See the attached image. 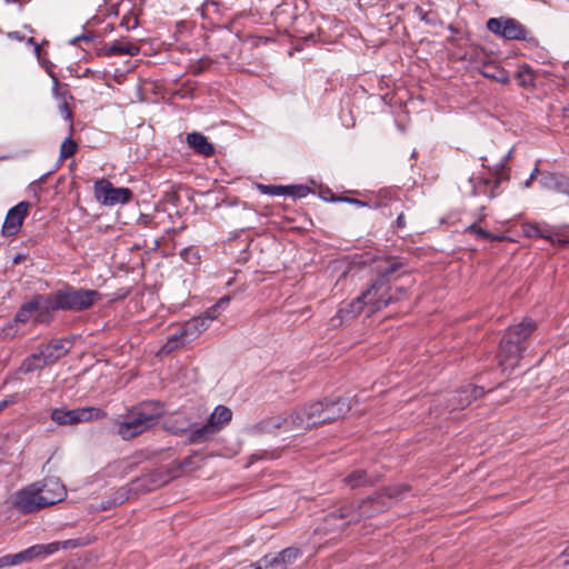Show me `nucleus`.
<instances>
[{
    "label": "nucleus",
    "mask_w": 569,
    "mask_h": 569,
    "mask_svg": "<svg viewBox=\"0 0 569 569\" xmlns=\"http://www.w3.org/2000/svg\"><path fill=\"white\" fill-rule=\"evenodd\" d=\"M258 189L263 194L269 196H287V186H276V184H258Z\"/></svg>",
    "instance_id": "72a5a7b5"
},
{
    "label": "nucleus",
    "mask_w": 569,
    "mask_h": 569,
    "mask_svg": "<svg viewBox=\"0 0 569 569\" xmlns=\"http://www.w3.org/2000/svg\"><path fill=\"white\" fill-rule=\"evenodd\" d=\"M67 343L64 339H53L46 345L39 346V352L31 355L24 360L22 365L23 371L32 372L54 363L68 353L69 348L66 346Z\"/></svg>",
    "instance_id": "1a4fd4ad"
},
{
    "label": "nucleus",
    "mask_w": 569,
    "mask_h": 569,
    "mask_svg": "<svg viewBox=\"0 0 569 569\" xmlns=\"http://www.w3.org/2000/svg\"><path fill=\"white\" fill-rule=\"evenodd\" d=\"M199 321H194L192 318L191 320L187 321L181 328V335H183L187 338H196L200 335L199 329L197 327V323Z\"/></svg>",
    "instance_id": "f704fd0d"
},
{
    "label": "nucleus",
    "mask_w": 569,
    "mask_h": 569,
    "mask_svg": "<svg viewBox=\"0 0 569 569\" xmlns=\"http://www.w3.org/2000/svg\"><path fill=\"white\" fill-rule=\"evenodd\" d=\"M516 79L520 87L530 89L536 84V71L527 63L519 66Z\"/></svg>",
    "instance_id": "cd10ccee"
},
{
    "label": "nucleus",
    "mask_w": 569,
    "mask_h": 569,
    "mask_svg": "<svg viewBox=\"0 0 569 569\" xmlns=\"http://www.w3.org/2000/svg\"><path fill=\"white\" fill-rule=\"evenodd\" d=\"M350 411L349 403L342 398L323 399L305 405L296 410L299 430H309L320 425L331 423L343 418Z\"/></svg>",
    "instance_id": "7ed1b4c3"
},
{
    "label": "nucleus",
    "mask_w": 569,
    "mask_h": 569,
    "mask_svg": "<svg viewBox=\"0 0 569 569\" xmlns=\"http://www.w3.org/2000/svg\"><path fill=\"white\" fill-rule=\"evenodd\" d=\"M138 24L137 17H123L121 21V26L126 27L128 30L136 29Z\"/></svg>",
    "instance_id": "58836bf2"
},
{
    "label": "nucleus",
    "mask_w": 569,
    "mask_h": 569,
    "mask_svg": "<svg viewBox=\"0 0 569 569\" xmlns=\"http://www.w3.org/2000/svg\"><path fill=\"white\" fill-rule=\"evenodd\" d=\"M78 150V143L71 138H66L60 146V154L59 158L61 160H66L72 157Z\"/></svg>",
    "instance_id": "473e14b6"
},
{
    "label": "nucleus",
    "mask_w": 569,
    "mask_h": 569,
    "mask_svg": "<svg viewBox=\"0 0 569 569\" xmlns=\"http://www.w3.org/2000/svg\"><path fill=\"white\" fill-rule=\"evenodd\" d=\"M191 460H192V456L184 458L181 461L180 467L188 468L191 465Z\"/></svg>",
    "instance_id": "09e8293b"
},
{
    "label": "nucleus",
    "mask_w": 569,
    "mask_h": 569,
    "mask_svg": "<svg viewBox=\"0 0 569 569\" xmlns=\"http://www.w3.org/2000/svg\"><path fill=\"white\" fill-rule=\"evenodd\" d=\"M487 29L497 37L506 40L525 41L528 48H538L539 39L519 20L510 17L490 18Z\"/></svg>",
    "instance_id": "423d86ee"
},
{
    "label": "nucleus",
    "mask_w": 569,
    "mask_h": 569,
    "mask_svg": "<svg viewBox=\"0 0 569 569\" xmlns=\"http://www.w3.org/2000/svg\"><path fill=\"white\" fill-rule=\"evenodd\" d=\"M59 109H60V113L62 114V117L66 120L71 122L70 130L72 131L73 130V126H72V111H71L69 104L64 101L63 103L60 104Z\"/></svg>",
    "instance_id": "4c0bfd02"
},
{
    "label": "nucleus",
    "mask_w": 569,
    "mask_h": 569,
    "mask_svg": "<svg viewBox=\"0 0 569 569\" xmlns=\"http://www.w3.org/2000/svg\"><path fill=\"white\" fill-rule=\"evenodd\" d=\"M539 183L547 190L569 196V177L553 172H542Z\"/></svg>",
    "instance_id": "4be33fe9"
},
{
    "label": "nucleus",
    "mask_w": 569,
    "mask_h": 569,
    "mask_svg": "<svg viewBox=\"0 0 569 569\" xmlns=\"http://www.w3.org/2000/svg\"><path fill=\"white\" fill-rule=\"evenodd\" d=\"M211 7H216V2H206L204 3V10L209 11Z\"/></svg>",
    "instance_id": "3c124183"
},
{
    "label": "nucleus",
    "mask_w": 569,
    "mask_h": 569,
    "mask_svg": "<svg viewBox=\"0 0 569 569\" xmlns=\"http://www.w3.org/2000/svg\"><path fill=\"white\" fill-rule=\"evenodd\" d=\"M522 233L528 238H542L550 242L555 241L552 228L547 223L526 222L522 224Z\"/></svg>",
    "instance_id": "393cba45"
},
{
    "label": "nucleus",
    "mask_w": 569,
    "mask_h": 569,
    "mask_svg": "<svg viewBox=\"0 0 569 569\" xmlns=\"http://www.w3.org/2000/svg\"><path fill=\"white\" fill-rule=\"evenodd\" d=\"M409 487L403 485H395L385 487L375 495L361 500V507L365 509V517L371 518L380 512L391 508L393 503L402 499L403 493Z\"/></svg>",
    "instance_id": "6e6552de"
},
{
    "label": "nucleus",
    "mask_w": 569,
    "mask_h": 569,
    "mask_svg": "<svg viewBox=\"0 0 569 569\" xmlns=\"http://www.w3.org/2000/svg\"><path fill=\"white\" fill-rule=\"evenodd\" d=\"M296 410L284 417L276 416L262 420L259 423V429L266 432H272L274 430L293 431L299 430L297 425Z\"/></svg>",
    "instance_id": "aec40b11"
},
{
    "label": "nucleus",
    "mask_w": 569,
    "mask_h": 569,
    "mask_svg": "<svg viewBox=\"0 0 569 569\" xmlns=\"http://www.w3.org/2000/svg\"><path fill=\"white\" fill-rule=\"evenodd\" d=\"M402 267V262L393 258L387 259L382 264H379L375 281L350 303L351 311L360 313L365 306H369L370 312H375L387 307L392 300H397L398 298H393L390 293L389 282L392 274Z\"/></svg>",
    "instance_id": "f257e3e1"
},
{
    "label": "nucleus",
    "mask_w": 569,
    "mask_h": 569,
    "mask_svg": "<svg viewBox=\"0 0 569 569\" xmlns=\"http://www.w3.org/2000/svg\"><path fill=\"white\" fill-rule=\"evenodd\" d=\"M10 566H16L12 555H6V556L0 557V569L10 567Z\"/></svg>",
    "instance_id": "ea45409f"
},
{
    "label": "nucleus",
    "mask_w": 569,
    "mask_h": 569,
    "mask_svg": "<svg viewBox=\"0 0 569 569\" xmlns=\"http://www.w3.org/2000/svg\"><path fill=\"white\" fill-rule=\"evenodd\" d=\"M567 117H569V108L566 110Z\"/></svg>",
    "instance_id": "5fc2aeb1"
},
{
    "label": "nucleus",
    "mask_w": 569,
    "mask_h": 569,
    "mask_svg": "<svg viewBox=\"0 0 569 569\" xmlns=\"http://www.w3.org/2000/svg\"><path fill=\"white\" fill-rule=\"evenodd\" d=\"M8 37L11 39L19 40V41H22L24 39V37L19 31L9 32Z\"/></svg>",
    "instance_id": "a18cd8bd"
},
{
    "label": "nucleus",
    "mask_w": 569,
    "mask_h": 569,
    "mask_svg": "<svg viewBox=\"0 0 569 569\" xmlns=\"http://www.w3.org/2000/svg\"><path fill=\"white\" fill-rule=\"evenodd\" d=\"M96 196L106 206L128 203L132 199V191L129 188H117L108 180L96 183Z\"/></svg>",
    "instance_id": "ddd939ff"
},
{
    "label": "nucleus",
    "mask_w": 569,
    "mask_h": 569,
    "mask_svg": "<svg viewBox=\"0 0 569 569\" xmlns=\"http://www.w3.org/2000/svg\"><path fill=\"white\" fill-rule=\"evenodd\" d=\"M301 556L300 549L289 547L277 555H267L249 569H287Z\"/></svg>",
    "instance_id": "4468645a"
},
{
    "label": "nucleus",
    "mask_w": 569,
    "mask_h": 569,
    "mask_svg": "<svg viewBox=\"0 0 569 569\" xmlns=\"http://www.w3.org/2000/svg\"><path fill=\"white\" fill-rule=\"evenodd\" d=\"M562 555L569 558V541H568V545H567V547L565 548V550H563Z\"/></svg>",
    "instance_id": "603ef678"
},
{
    "label": "nucleus",
    "mask_w": 569,
    "mask_h": 569,
    "mask_svg": "<svg viewBox=\"0 0 569 569\" xmlns=\"http://www.w3.org/2000/svg\"><path fill=\"white\" fill-rule=\"evenodd\" d=\"M193 319H194V321H199L197 323V327H198L200 333L208 328V320L206 319L204 316H199Z\"/></svg>",
    "instance_id": "37998d69"
},
{
    "label": "nucleus",
    "mask_w": 569,
    "mask_h": 569,
    "mask_svg": "<svg viewBox=\"0 0 569 569\" xmlns=\"http://www.w3.org/2000/svg\"><path fill=\"white\" fill-rule=\"evenodd\" d=\"M230 302V297L224 296L220 298L216 305L211 306L209 309H207L202 316L206 317L208 321H212L218 318L220 310L224 309Z\"/></svg>",
    "instance_id": "2f4dec72"
},
{
    "label": "nucleus",
    "mask_w": 569,
    "mask_h": 569,
    "mask_svg": "<svg viewBox=\"0 0 569 569\" xmlns=\"http://www.w3.org/2000/svg\"><path fill=\"white\" fill-rule=\"evenodd\" d=\"M288 191L287 196L293 197V198H303L308 196L310 192V188L305 184H295V186H287Z\"/></svg>",
    "instance_id": "e433bc0d"
},
{
    "label": "nucleus",
    "mask_w": 569,
    "mask_h": 569,
    "mask_svg": "<svg viewBox=\"0 0 569 569\" xmlns=\"http://www.w3.org/2000/svg\"><path fill=\"white\" fill-rule=\"evenodd\" d=\"M536 328L537 323L532 319L525 318L521 322L507 329L498 352V361L502 371L513 370L518 367L527 349V340Z\"/></svg>",
    "instance_id": "f03ea898"
},
{
    "label": "nucleus",
    "mask_w": 569,
    "mask_h": 569,
    "mask_svg": "<svg viewBox=\"0 0 569 569\" xmlns=\"http://www.w3.org/2000/svg\"><path fill=\"white\" fill-rule=\"evenodd\" d=\"M140 52L138 44L123 40H116L110 44H106L100 49L99 54L111 57V56H137Z\"/></svg>",
    "instance_id": "5701e85b"
},
{
    "label": "nucleus",
    "mask_w": 569,
    "mask_h": 569,
    "mask_svg": "<svg viewBox=\"0 0 569 569\" xmlns=\"http://www.w3.org/2000/svg\"><path fill=\"white\" fill-rule=\"evenodd\" d=\"M101 295L94 289L74 288L66 284L63 288L47 295V311H83L90 309Z\"/></svg>",
    "instance_id": "39448f33"
},
{
    "label": "nucleus",
    "mask_w": 569,
    "mask_h": 569,
    "mask_svg": "<svg viewBox=\"0 0 569 569\" xmlns=\"http://www.w3.org/2000/svg\"><path fill=\"white\" fill-rule=\"evenodd\" d=\"M17 402V396L16 395H10L8 396L6 399H3L2 401H0V412L7 408L8 406L10 405H13Z\"/></svg>",
    "instance_id": "79ce46f5"
},
{
    "label": "nucleus",
    "mask_w": 569,
    "mask_h": 569,
    "mask_svg": "<svg viewBox=\"0 0 569 569\" xmlns=\"http://www.w3.org/2000/svg\"><path fill=\"white\" fill-rule=\"evenodd\" d=\"M485 390L482 387L468 385L457 390L450 399L452 409H463L473 400L482 397Z\"/></svg>",
    "instance_id": "412c9836"
},
{
    "label": "nucleus",
    "mask_w": 569,
    "mask_h": 569,
    "mask_svg": "<svg viewBox=\"0 0 569 569\" xmlns=\"http://www.w3.org/2000/svg\"><path fill=\"white\" fill-rule=\"evenodd\" d=\"M296 410L284 417L276 416L262 420L259 423V429L266 432H272L274 430L293 431L299 430L297 425Z\"/></svg>",
    "instance_id": "6ab92c4d"
},
{
    "label": "nucleus",
    "mask_w": 569,
    "mask_h": 569,
    "mask_svg": "<svg viewBox=\"0 0 569 569\" xmlns=\"http://www.w3.org/2000/svg\"><path fill=\"white\" fill-rule=\"evenodd\" d=\"M79 539H68L64 541L50 542L47 545H34L29 547L26 550H22L18 553L12 555L14 565H20L22 562L32 561L36 559H44L47 556L57 552L60 548L69 549L77 548L81 546Z\"/></svg>",
    "instance_id": "9b49d317"
},
{
    "label": "nucleus",
    "mask_w": 569,
    "mask_h": 569,
    "mask_svg": "<svg viewBox=\"0 0 569 569\" xmlns=\"http://www.w3.org/2000/svg\"><path fill=\"white\" fill-rule=\"evenodd\" d=\"M13 507L23 515L36 512L42 509L37 492V483H32L27 488L19 490L12 502Z\"/></svg>",
    "instance_id": "a211bd4d"
},
{
    "label": "nucleus",
    "mask_w": 569,
    "mask_h": 569,
    "mask_svg": "<svg viewBox=\"0 0 569 569\" xmlns=\"http://www.w3.org/2000/svg\"><path fill=\"white\" fill-rule=\"evenodd\" d=\"M392 199H393V190L392 189H381L378 192L376 200L371 203L365 202L359 199L349 198V197H343V198H340L339 200L348 202V203H352V204H356L359 207L385 208V207H387V200H392Z\"/></svg>",
    "instance_id": "a878e982"
},
{
    "label": "nucleus",
    "mask_w": 569,
    "mask_h": 569,
    "mask_svg": "<svg viewBox=\"0 0 569 569\" xmlns=\"http://www.w3.org/2000/svg\"><path fill=\"white\" fill-rule=\"evenodd\" d=\"M186 337L181 335V330L170 336L167 342L161 347V353H170L186 343Z\"/></svg>",
    "instance_id": "c756f323"
},
{
    "label": "nucleus",
    "mask_w": 569,
    "mask_h": 569,
    "mask_svg": "<svg viewBox=\"0 0 569 569\" xmlns=\"http://www.w3.org/2000/svg\"><path fill=\"white\" fill-rule=\"evenodd\" d=\"M163 413V406L158 401L140 402L117 423L118 435L123 440H131L154 427Z\"/></svg>",
    "instance_id": "20e7f679"
},
{
    "label": "nucleus",
    "mask_w": 569,
    "mask_h": 569,
    "mask_svg": "<svg viewBox=\"0 0 569 569\" xmlns=\"http://www.w3.org/2000/svg\"><path fill=\"white\" fill-rule=\"evenodd\" d=\"M187 143L201 156L210 157L214 153L213 146L208 141L207 137L200 132L188 133Z\"/></svg>",
    "instance_id": "b1692460"
},
{
    "label": "nucleus",
    "mask_w": 569,
    "mask_h": 569,
    "mask_svg": "<svg viewBox=\"0 0 569 569\" xmlns=\"http://www.w3.org/2000/svg\"><path fill=\"white\" fill-rule=\"evenodd\" d=\"M539 163H540V160L537 161L535 169L530 173V176H529L530 180H535L537 178L538 173L540 172L539 171Z\"/></svg>",
    "instance_id": "de8ad7c7"
},
{
    "label": "nucleus",
    "mask_w": 569,
    "mask_h": 569,
    "mask_svg": "<svg viewBox=\"0 0 569 569\" xmlns=\"http://www.w3.org/2000/svg\"><path fill=\"white\" fill-rule=\"evenodd\" d=\"M481 73L486 78L496 80L497 82H500V83L509 82L508 72L505 69H502L496 64H485Z\"/></svg>",
    "instance_id": "c85d7f7f"
},
{
    "label": "nucleus",
    "mask_w": 569,
    "mask_h": 569,
    "mask_svg": "<svg viewBox=\"0 0 569 569\" xmlns=\"http://www.w3.org/2000/svg\"><path fill=\"white\" fill-rule=\"evenodd\" d=\"M80 40H86V41H89L91 40V37L90 36H86V34H82L80 37H76L74 39L71 40V43H76Z\"/></svg>",
    "instance_id": "8fccbe9b"
},
{
    "label": "nucleus",
    "mask_w": 569,
    "mask_h": 569,
    "mask_svg": "<svg viewBox=\"0 0 569 569\" xmlns=\"http://www.w3.org/2000/svg\"><path fill=\"white\" fill-rule=\"evenodd\" d=\"M37 483V492L42 508L52 506L63 500L64 486L57 478H47Z\"/></svg>",
    "instance_id": "2eb2a0df"
},
{
    "label": "nucleus",
    "mask_w": 569,
    "mask_h": 569,
    "mask_svg": "<svg viewBox=\"0 0 569 569\" xmlns=\"http://www.w3.org/2000/svg\"><path fill=\"white\" fill-rule=\"evenodd\" d=\"M28 43L32 44L34 47V52H36L37 56H39L40 54V47H39L38 42L34 40V38H29L28 39Z\"/></svg>",
    "instance_id": "49530a36"
},
{
    "label": "nucleus",
    "mask_w": 569,
    "mask_h": 569,
    "mask_svg": "<svg viewBox=\"0 0 569 569\" xmlns=\"http://www.w3.org/2000/svg\"><path fill=\"white\" fill-rule=\"evenodd\" d=\"M232 418V411L226 406H218L210 415L208 421L196 429L181 428L176 433L189 431L188 440L190 443H201L209 440L213 435L222 429Z\"/></svg>",
    "instance_id": "0eeeda50"
},
{
    "label": "nucleus",
    "mask_w": 569,
    "mask_h": 569,
    "mask_svg": "<svg viewBox=\"0 0 569 569\" xmlns=\"http://www.w3.org/2000/svg\"><path fill=\"white\" fill-rule=\"evenodd\" d=\"M47 296L36 295L31 300L26 301L18 309L14 321L27 323L31 318L36 322H49L51 319V311L46 310Z\"/></svg>",
    "instance_id": "f8f14e48"
},
{
    "label": "nucleus",
    "mask_w": 569,
    "mask_h": 569,
    "mask_svg": "<svg viewBox=\"0 0 569 569\" xmlns=\"http://www.w3.org/2000/svg\"><path fill=\"white\" fill-rule=\"evenodd\" d=\"M106 416V412L96 407H83L77 409L56 408L51 411V419L60 426H73L81 422L98 420Z\"/></svg>",
    "instance_id": "9d476101"
},
{
    "label": "nucleus",
    "mask_w": 569,
    "mask_h": 569,
    "mask_svg": "<svg viewBox=\"0 0 569 569\" xmlns=\"http://www.w3.org/2000/svg\"><path fill=\"white\" fill-rule=\"evenodd\" d=\"M488 240L489 241H505V240H510V239L505 234H495V233L490 232V237L488 238Z\"/></svg>",
    "instance_id": "c03bdc74"
},
{
    "label": "nucleus",
    "mask_w": 569,
    "mask_h": 569,
    "mask_svg": "<svg viewBox=\"0 0 569 569\" xmlns=\"http://www.w3.org/2000/svg\"><path fill=\"white\" fill-rule=\"evenodd\" d=\"M365 509L360 502H345L332 511L328 512L325 521L332 522L335 520H342L343 525L357 523L365 519Z\"/></svg>",
    "instance_id": "dca6fc26"
},
{
    "label": "nucleus",
    "mask_w": 569,
    "mask_h": 569,
    "mask_svg": "<svg viewBox=\"0 0 569 569\" xmlns=\"http://www.w3.org/2000/svg\"><path fill=\"white\" fill-rule=\"evenodd\" d=\"M466 233L475 234L477 239L488 240L490 237V232L483 228H481L477 222L471 223L465 229Z\"/></svg>",
    "instance_id": "c9c22d12"
},
{
    "label": "nucleus",
    "mask_w": 569,
    "mask_h": 569,
    "mask_svg": "<svg viewBox=\"0 0 569 569\" xmlns=\"http://www.w3.org/2000/svg\"><path fill=\"white\" fill-rule=\"evenodd\" d=\"M552 234L555 236V241L552 243H557L559 247H567L569 244V239L562 237L558 232L552 230Z\"/></svg>",
    "instance_id": "a19ab883"
},
{
    "label": "nucleus",
    "mask_w": 569,
    "mask_h": 569,
    "mask_svg": "<svg viewBox=\"0 0 569 569\" xmlns=\"http://www.w3.org/2000/svg\"><path fill=\"white\" fill-rule=\"evenodd\" d=\"M30 203L20 201L18 204L9 209L4 222L2 224V234L4 237L16 236L22 227L23 220L28 216Z\"/></svg>",
    "instance_id": "f3484780"
},
{
    "label": "nucleus",
    "mask_w": 569,
    "mask_h": 569,
    "mask_svg": "<svg viewBox=\"0 0 569 569\" xmlns=\"http://www.w3.org/2000/svg\"><path fill=\"white\" fill-rule=\"evenodd\" d=\"M533 180H530V177L528 178V180L525 182V187L526 188H529L531 186Z\"/></svg>",
    "instance_id": "864d4df0"
},
{
    "label": "nucleus",
    "mask_w": 569,
    "mask_h": 569,
    "mask_svg": "<svg viewBox=\"0 0 569 569\" xmlns=\"http://www.w3.org/2000/svg\"><path fill=\"white\" fill-rule=\"evenodd\" d=\"M393 204L395 211L398 212L397 219H396V228L397 229H403L407 226L406 217L403 213V203L400 201V199L397 197L396 191L393 190V199L387 200V206Z\"/></svg>",
    "instance_id": "7c9ffc66"
},
{
    "label": "nucleus",
    "mask_w": 569,
    "mask_h": 569,
    "mask_svg": "<svg viewBox=\"0 0 569 569\" xmlns=\"http://www.w3.org/2000/svg\"><path fill=\"white\" fill-rule=\"evenodd\" d=\"M343 481L351 489H356L359 487L373 485L378 481V479L375 476H369L367 471L358 469L349 473Z\"/></svg>",
    "instance_id": "bb28decb"
}]
</instances>
